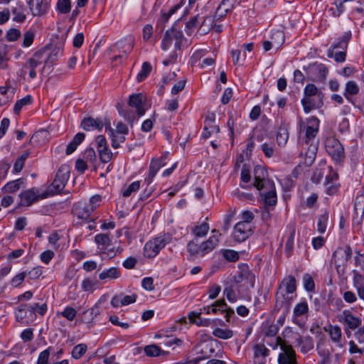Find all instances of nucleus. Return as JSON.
<instances>
[{
	"instance_id": "f257e3e1",
	"label": "nucleus",
	"mask_w": 364,
	"mask_h": 364,
	"mask_svg": "<svg viewBox=\"0 0 364 364\" xmlns=\"http://www.w3.org/2000/svg\"><path fill=\"white\" fill-rule=\"evenodd\" d=\"M320 121L316 117L307 119L306 126H301L298 143L301 146V154L304 151L306 158L311 163L316 155L317 146L315 138L318 132Z\"/></svg>"
},
{
	"instance_id": "f03ea898",
	"label": "nucleus",
	"mask_w": 364,
	"mask_h": 364,
	"mask_svg": "<svg viewBox=\"0 0 364 364\" xmlns=\"http://www.w3.org/2000/svg\"><path fill=\"white\" fill-rule=\"evenodd\" d=\"M296 290V279L292 275H289L283 279L279 284L275 294V306L279 309L286 308L289 309L292 296H289L294 293Z\"/></svg>"
},
{
	"instance_id": "7ed1b4c3",
	"label": "nucleus",
	"mask_w": 364,
	"mask_h": 364,
	"mask_svg": "<svg viewBox=\"0 0 364 364\" xmlns=\"http://www.w3.org/2000/svg\"><path fill=\"white\" fill-rule=\"evenodd\" d=\"M324 94L312 83L306 85L304 90V97L301 100L305 113L321 108L323 105Z\"/></svg>"
},
{
	"instance_id": "20e7f679",
	"label": "nucleus",
	"mask_w": 364,
	"mask_h": 364,
	"mask_svg": "<svg viewBox=\"0 0 364 364\" xmlns=\"http://www.w3.org/2000/svg\"><path fill=\"white\" fill-rule=\"evenodd\" d=\"M352 253V249L349 245L339 247L333 253L331 262L335 265L339 277L345 275L347 262L351 257Z\"/></svg>"
},
{
	"instance_id": "39448f33",
	"label": "nucleus",
	"mask_w": 364,
	"mask_h": 364,
	"mask_svg": "<svg viewBox=\"0 0 364 364\" xmlns=\"http://www.w3.org/2000/svg\"><path fill=\"white\" fill-rule=\"evenodd\" d=\"M70 167L65 164L62 165L58 168L54 181L51 185L49 186L46 191L48 195H55L61 193L70 178Z\"/></svg>"
},
{
	"instance_id": "423d86ee",
	"label": "nucleus",
	"mask_w": 364,
	"mask_h": 364,
	"mask_svg": "<svg viewBox=\"0 0 364 364\" xmlns=\"http://www.w3.org/2000/svg\"><path fill=\"white\" fill-rule=\"evenodd\" d=\"M171 241L169 235H161L148 241L144 247V255L146 257L153 258L165 247Z\"/></svg>"
},
{
	"instance_id": "0eeeda50",
	"label": "nucleus",
	"mask_w": 364,
	"mask_h": 364,
	"mask_svg": "<svg viewBox=\"0 0 364 364\" xmlns=\"http://www.w3.org/2000/svg\"><path fill=\"white\" fill-rule=\"evenodd\" d=\"M325 148L336 163H341L345 159L344 148L335 136H330L326 139Z\"/></svg>"
},
{
	"instance_id": "6e6552de",
	"label": "nucleus",
	"mask_w": 364,
	"mask_h": 364,
	"mask_svg": "<svg viewBox=\"0 0 364 364\" xmlns=\"http://www.w3.org/2000/svg\"><path fill=\"white\" fill-rule=\"evenodd\" d=\"M274 340L275 343L273 346V348H276L279 346L282 350L278 356L279 364H297L296 355L293 348L291 346L284 344L280 337H277Z\"/></svg>"
},
{
	"instance_id": "1a4fd4ad",
	"label": "nucleus",
	"mask_w": 364,
	"mask_h": 364,
	"mask_svg": "<svg viewBox=\"0 0 364 364\" xmlns=\"http://www.w3.org/2000/svg\"><path fill=\"white\" fill-rule=\"evenodd\" d=\"M262 201L268 211L274 207L277 202V196L274 183L272 181H267L260 191Z\"/></svg>"
},
{
	"instance_id": "9d476101",
	"label": "nucleus",
	"mask_w": 364,
	"mask_h": 364,
	"mask_svg": "<svg viewBox=\"0 0 364 364\" xmlns=\"http://www.w3.org/2000/svg\"><path fill=\"white\" fill-rule=\"evenodd\" d=\"M338 321L346 326L345 332L348 336L350 335L349 330L357 329L362 323L359 316L354 315L350 310H344L337 316Z\"/></svg>"
},
{
	"instance_id": "9b49d317",
	"label": "nucleus",
	"mask_w": 364,
	"mask_h": 364,
	"mask_svg": "<svg viewBox=\"0 0 364 364\" xmlns=\"http://www.w3.org/2000/svg\"><path fill=\"white\" fill-rule=\"evenodd\" d=\"M48 196L47 192L40 193L36 188L28 189L19 195L21 202L20 205L23 206H29L41 199H44Z\"/></svg>"
},
{
	"instance_id": "f8f14e48",
	"label": "nucleus",
	"mask_w": 364,
	"mask_h": 364,
	"mask_svg": "<svg viewBox=\"0 0 364 364\" xmlns=\"http://www.w3.org/2000/svg\"><path fill=\"white\" fill-rule=\"evenodd\" d=\"M253 225L240 223L235 224L232 236L235 241L242 242L249 238L253 233Z\"/></svg>"
},
{
	"instance_id": "ddd939ff",
	"label": "nucleus",
	"mask_w": 364,
	"mask_h": 364,
	"mask_svg": "<svg viewBox=\"0 0 364 364\" xmlns=\"http://www.w3.org/2000/svg\"><path fill=\"white\" fill-rule=\"evenodd\" d=\"M338 174L334 171L332 167H329V172L326 176L324 186L326 188V193L328 195L332 196L336 194L340 187V184L338 182Z\"/></svg>"
},
{
	"instance_id": "4468645a",
	"label": "nucleus",
	"mask_w": 364,
	"mask_h": 364,
	"mask_svg": "<svg viewBox=\"0 0 364 364\" xmlns=\"http://www.w3.org/2000/svg\"><path fill=\"white\" fill-rule=\"evenodd\" d=\"M91 205H88L87 203L79 202L73 206L74 214L82 220L87 222H94L97 218H90L91 214L94 212Z\"/></svg>"
},
{
	"instance_id": "2eb2a0df",
	"label": "nucleus",
	"mask_w": 364,
	"mask_h": 364,
	"mask_svg": "<svg viewBox=\"0 0 364 364\" xmlns=\"http://www.w3.org/2000/svg\"><path fill=\"white\" fill-rule=\"evenodd\" d=\"M28 5L33 16H44L49 8L46 0H28Z\"/></svg>"
},
{
	"instance_id": "dca6fc26",
	"label": "nucleus",
	"mask_w": 364,
	"mask_h": 364,
	"mask_svg": "<svg viewBox=\"0 0 364 364\" xmlns=\"http://www.w3.org/2000/svg\"><path fill=\"white\" fill-rule=\"evenodd\" d=\"M182 38V33L180 31L174 29L167 30L165 36L161 41V48L163 50L168 49L172 43V40L174 38L176 40L175 47L180 48V41Z\"/></svg>"
},
{
	"instance_id": "f3484780",
	"label": "nucleus",
	"mask_w": 364,
	"mask_h": 364,
	"mask_svg": "<svg viewBox=\"0 0 364 364\" xmlns=\"http://www.w3.org/2000/svg\"><path fill=\"white\" fill-rule=\"evenodd\" d=\"M235 279L237 283L244 282L245 285L250 288H253L255 286V275L247 267L241 269Z\"/></svg>"
},
{
	"instance_id": "a211bd4d",
	"label": "nucleus",
	"mask_w": 364,
	"mask_h": 364,
	"mask_svg": "<svg viewBox=\"0 0 364 364\" xmlns=\"http://www.w3.org/2000/svg\"><path fill=\"white\" fill-rule=\"evenodd\" d=\"M144 101L145 97L142 93H136L129 96L128 104L131 107L136 109L139 116H142L146 112Z\"/></svg>"
},
{
	"instance_id": "6ab92c4d",
	"label": "nucleus",
	"mask_w": 364,
	"mask_h": 364,
	"mask_svg": "<svg viewBox=\"0 0 364 364\" xmlns=\"http://www.w3.org/2000/svg\"><path fill=\"white\" fill-rule=\"evenodd\" d=\"M209 9V6H207L203 11L200 12V19L201 23L200 26V30L203 33H208L213 27L215 23V20L212 15H209L207 14L208 9Z\"/></svg>"
},
{
	"instance_id": "aec40b11",
	"label": "nucleus",
	"mask_w": 364,
	"mask_h": 364,
	"mask_svg": "<svg viewBox=\"0 0 364 364\" xmlns=\"http://www.w3.org/2000/svg\"><path fill=\"white\" fill-rule=\"evenodd\" d=\"M255 364H265L266 358L269 355V350L262 343L256 344L253 348Z\"/></svg>"
},
{
	"instance_id": "412c9836",
	"label": "nucleus",
	"mask_w": 364,
	"mask_h": 364,
	"mask_svg": "<svg viewBox=\"0 0 364 364\" xmlns=\"http://www.w3.org/2000/svg\"><path fill=\"white\" fill-rule=\"evenodd\" d=\"M309 311V306L306 301L303 300L296 304L293 311L294 322L300 325V321L303 320L304 317H307Z\"/></svg>"
},
{
	"instance_id": "4be33fe9",
	"label": "nucleus",
	"mask_w": 364,
	"mask_h": 364,
	"mask_svg": "<svg viewBox=\"0 0 364 364\" xmlns=\"http://www.w3.org/2000/svg\"><path fill=\"white\" fill-rule=\"evenodd\" d=\"M353 285L360 299L364 301V275L356 269L353 270Z\"/></svg>"
},
{
	"instance_id": "5701e85b",
	"label": "nucleus",
	"mask_w": 364,
	"mask_h": 364,
	"mask_svg": "<svg viewBox=\"0 0 364 364\" xmlns=\"http://www.w3.org/2000/svg\"><path fill=\"white\" fill-rule=\"evenodd\" d=\"M195 350L198 354L201 355L195 360V364L198 363L200 360L208 358L214 353V349L212 345L207 343H201L197 345L195 348Z\"/></svg>"
},
{
	"instance_id": "b1692460",
	"label": "nucleus",
	"mask_w": 364,
	"mask_h": 364,
	"mask_svg": "<svg viewBox=\"0 0 364 364\" xmlns=\"http://www.w3.org/2000/svg\"><path fill=\"white\" fill-rule=\"evenodd\" d=\"M80 126L85 131H91L93 129L101 131L103 127V123L99 119L86 117L82 120Z\"/></svg>"
},
{
	"instance_id": "393cba45",
	"label": "nucleus",
	"mask_w": 364,
	"mask_h": 364,
	"mask_svg": "<svg viewBox=\"0 0 364 364\" xmlns=\"http://www.w3.org/2000/svg\"><path fill=\"white\" fill-rule=\"evenodd\" d=\"M266 173V171L259 166H256L254 169V186L259 191H262V186H264V182L269 181V179H265Z\"/></svg>"
},
{
	"instance_id": "a878e982",
	"label": "nucleus",
	"mask_w": 364,
	"mask_h": 364,
	"mask_svg": "<svg viewBox=\"0 0 364 364\" xmlns=\"http://www.w3.org/2000/svg\"><path fill=\"white\" fill-rule=\"evenodd\" d=\"M165 165V159H164L163 157L158 159L151 160L149 166V177L148 178L145 179L148 184H149L152 181V179L156 176L159 170Z\"/></svg>"
},
{
	"instance_id": "bb28decb",
	"label": "nucleus",
	"mask_w": 364,
	"mask_h": 364,
	"mask_svg": "<svg viewBox=\"0 0 364 364\" xmlns=\"http://www.w3.org/2000/svg\"><path fill=\"white\" fill-rule=\"evenodd\" d=\"M26 9L25 6L21 2H18L16 6L11 9V14L13 15V21L16 23H22L26 20Z\"/></svg>"
},
{
	"instance_id": "cd10ccee",
	"label": "nucleus",
	"mask_w": 364,
	"mask_h": 364,
	"mask_svg": "<svg viewBox=\"0 0 364 364\" xmlns=\"http://www.w3.org/2000/svg\"><path fill=\"white\" fill-rule=\"evenodd\" d=\"M134 39L132 36H128L121 41H119L116 46L120 53L128 55L134 48Z\"/></svg>"
},
{
	"instance_id": "c85d7f7f",
	"label": "nucleus",
	"mask_w": 364,
	"mask_h": 364,
	"mask_svg": "<svg viewBox=\"0 0 364 364\" xmlns=\"http://www.w3.org/2000/svg\"><path fill=\"white\" fill-rule=\"evenodd\" d=\"M310 70L314 75L315 80L323 82L326 80L328 69L323 64H314L310 67Z\"/></svg>"
},
{
	"instance_id": "c756f323",
	"label": "nucleus",
	"mask_w": 364,
	"mask_h": 364,
	"mask_svg": "<svg viewBox=\"0 0 364 364\" xmlns=\"http://www.w3.org/2000/svg\"><path fill=\"white\" fill-rule=\"evenodd\" d=\"M360 88L355 81H348L346 84L343 95L345 98L350 103L354 105L352 96L356 95L359 92Z\"/></svg>"
},
{
	"instance_id": "7c9ffc66",
	"label": "nucleus",
	"mask_w": 364,
	"mask_h": 364,
	"mask_svg": "<svg viewBox=\"0 0 364 364\" xmlns=\"http://www.w3.org/2000/svg\"><path fill=\"white\" fill-rule=\"evenodd\" d=\"M120 276V269L118 267H112L109 269H104L101 273H100L99 279L100 280H111L118 279Z\"/></svg>"
},
{
	"instance_id": "2f4dec72",
	"label": "nucleus",
	"mask_w": 364,
	"mask_h": 364,
	"mask_svg": "<svg viewBox=\"0 0 364 364\" xmlns=\"http://www.w3.org/2000/svg\"><path fill=\"white\" fill-rule=\"evenodd\" d=\"M188 252L193 256L196 257H204V252L202 247V244L198 243L196 238L192 240L188 243L187 245Z\"/></svg>"
},
{
	"instance_id": "473e14b6",
	"label": "nucleus",
	"mask_w": 364,
	"mask_h": 364,
	"mask_svg": "<svg viewBox=\"0 0 364 364\" xmlns=\"http://www.w3.org/2000/svg\"><path fill=\"white\" fill-rule=\"evenodd\" d=\"M328 332L329 333L330 338L331 341L336 343L338 346L342 347L343 345L341 343V337H342V331L341 328L337 326L330 325Z\"/></svg>"
},
{
	"instance_id": "72a5a7b5",
	"label": "nucleus",
	"mask_w": 364,
	"mask_h": 364,
	"mask_svg": "<svg viewBox=\"0 0 364 364\" xmlns=\"http://www.w3.org/2000/svg\"><path fill=\"white\" fill-rule=\"evenodd\" d=\"M95 242L100 250H105L111 246V239L109 234L100 233L96 235Z\"/></svg>"
},
{
	"instance_id": "f704fd0d",
	"label": "nucleus",
	"mask_w": 364,
	"mask_h": 364,
	"mask_svg": "<svg viewBox=\"0 0 364 364\" xmlns=\"http://www.w3.org/2000/svg\"><path fill=\"white\" fill-rule=\"evenodd\" d=\"M219 243L218 235H213L210 236L208 240L202 242V247L204 252V255L209 253L213 250H214Z\"/></svg>"
},
{
	"instance_id": "c9c22d12",
	"label": "nucleus",
	"mask_w": 364,
	"mask_h": 364,
	"mask_svg": "<svg viewBox=\"0 0 364 364\" xmlns=\"http://www.w3.org/2000/svg\"><path fill=\"white\" fill-rule=\"evenodd\" d=\"M25 186V180L23 178H18L10 182H8L4 187L3 191L4 193H14L20 189L21 187Z\"/></svg>"
},
{
	"instance_id": "e433bc0d",
	"label": "nucleus",
	"mask_w": 364,
	"mask_h": 364,
	"mask_svg": "<svg viewBox=\"0 0 364 364\" xmlns=\"http://www.w3.org/2000/svg\"><path fill=\"white\" fill-rule=\"evenodd\" d=\"M294 237H295V228L294 227L289 228V235L287 240L284 252L287 256L289 257L294 250Z\"/></svg>"
},
{
	"instance_id": "4c0bfd02",
	"label": "nucleus",
	"mask_w": 364,
	"mask_h": 364,
	"mask_svg": "<svg viewBox=\"0 0 364 364\" xmlns=\"http://www.w3.org/2000/svg\"><path fill=\"white\" fill-rule=\"evenodd\" d=\"M289 139V132L285 127H280L276 135V139L279 146H284Z\"/></svg>"
},
{
	"instance_id": "58836bf2",
	"label": "nucleus",
	"mask_w": 364,
	"mask_h": 364,
	"mask_svg": "<svg viewBox=\"0 0 364 364\" xmlns=\"http://www.w3.org/2000/svg\"><path fill=\"white\" fill-rule=\"evenodd\" d=\"M200 21H201L200 19V13L196 14L193 17H192L189 21L187 22L186 25L185 31L186 33L188 36H191L194 30L198 27L199 25Z\"/></svg>"
},
{
	"instance_id": "ea45409f",
	"label": "nucleus",
	"mask_w": 364,
	"mask_h": 364,
	"mask_svg": "<svg viewBox=\"0 0 364 364\" xmlns=\"http://www.w3.org/2000/svg\"><path fill=\"white\" fill-rule=\"evenodd\" d=\"M272 43L274 45L276 49H279L285 41L284 32L282 31H275L271 35Z\"/></svg>"
},
{
	"instance_id": "a19ab883",
	"label": "nucleus",
	"mask_w": 364,
	"mask_h": 364,
	"mask_svg": "<svg viewBox=\"0 0 364 364\" xmlns=\"http://www.w3.org/2000/svg\"><path fill=\"white\" fill-rule=\"evenodd\" d=\"M213 335L220 339L227 340L234 336V333L229 328H216L213 331Z\"/></svg>"
},
{
	"instance_id": "79ce46f5",
	"label": "nucleus",
	"mask_w": 364,
	"mask_h": 364,
	"mask_svg": "<svg viewBox=\"0 0 364 364\" xmlns=\"http://www.w3.org/2000/svg\"><path fill=\"white\" fill-rule=\"evenodd\" d=\"M209 230V225L207 223H203L200 225H196L192 229V232L196 237H204Z\"/></svg>"
},
{
	"instance_id": "37998d69",
	"label": "nucleus",
	"mask_w": 364,
	"mask_h": 364,
	"mask_svg": "<svg viewBox=\"0 0 364 364\" xmlns=\"http://www.w3.org/2000/svg\"><path fill=\"white\" fill-rule=\"evenodd\" d=\"M99 157L102 163H108L111 161L113 154L108 146L97 149Z\"/></svg>"
},
{
	"instance_id": "c03bdc74",
	"label": "nucleus",
	"mask_w": 364,
	"mask_h": 364,
	"mask_svg": "<svg viewBox=\"0 0 364 364\" xmlns=\"http://www.w3.org/2000/svg\"><path fill=\"white\" fill-rule=\"evenodd\" d=\"M351 38V33L350 31L346 32L341 39L338 41V43L332 45L331 48L332 50L336 49V48H342L346 49L348 46V43L349 41Z\"/></svg>"
},
{
	"instance_id": "a18cd8bd",
	"label": "nucleus",
	"mask_w": 364,
	"mask_h": 364,
	"mask_svg": "<svg viewBox=\"0 0 364 364\" xmlns=\"http://www.w3.org/2000/svg\"><path fill=\"white\" fill-rule=\"evenodd\" d=\"M152 69V67L151 64L149 62H144L142 64L141 70L137 75V80L139 82L143 81L144 79H146L149 73H151Z\"/></svg>"
},
{
	"instance_id": "49530a36",
	"label": "nucleus",
	"mask_w": 364,
	"mask_h": 364,
	"mask_svg": "<svg viewBox=\"0 0 364 364\" xmlns=\"http://www.w3.org/2000/svg\"><path fill=\"white\" fill-rule=\"evenodd\" d=\"M328 221V213H325L319 215L317 223V230L320 233H324L326 230L327 223Z\"/></svg>"
},
{
	"instance_id": "de8ad7c7",
	"label": "nucleus",
	"mask_w": 364,
	"mask_h": 364,
	"mask_svg": "<svg viewBox=\"0 0 364 364\" xmlns=\"http://www.w3.org/2000/svg\"><path fill=\"white\" fill-rule=\"evenodd\" d=\"M124 135L125 134H118V132L114 131L113 134L109 136V138L112 141V146L114 149H118L120 147L121 144L123 143L126 139Z\"/></svg>"
},
{
	"instance_id": "09e8293b",
	"label": "nucleus",
	"mask_w": 364,
	"mask_h": 364,
	"mask_svg": "<svg viewBox=\"0 0 364 364\" xmlns=\"http://www.w3.org/2000/svg\"><path fill=\"white\" fill-rule=\"evenodd\" d=\"M32 102V98L30 95H26L23 98L18 100L14 107V112L15 114H18L23 108L26 105L31 104Z\"/></svg>"
},
{
	"instance_id": "8fccbe9b",
	"label": "nucleus",
	"mask_w": 364,
	"mask_h": 364,
	"mask_svg": "<svg viewBox=\"0 0 364 364\" xmlns=\"http://www.w3.org/2000/svg\"><path fill=\"white\" fill-rule=\"evenodd\" d=\"M163 350L156 345H149L144 347V353L147 356L155 357L159 356Z\"/></svg>"
},
{
	"instance_id": "3c124183",
	"label": "nucleus",
	"mask_w": 364,
	"mask_h": 364,
	"mask_svg": "<svg viewBox=\"0 0 364 364\" xmlns=\"http://www.w3.org/2000/svg\"><path fill=\"white\" fill-rule=\"evenodd\" d=\"M97 284V281L90 278H86L82 280L81 287L85 291H93Z\"/></svg>"
},
{
	"instance_id": "603ef678",
	"label": "nucleus",
	"mask_w": 364,
	"mask_h": 364,
	"mask_svg": "<svg viewBox=\"0 0 364 364\" xmlns=\"http://www.w3.org/2000/svg\"><path fill=\"white\" fill-rule=\"evenodd\" d=\"M87 346L80 343L75 346L72 350V357L75 359L80 358L87 351Z\"/></svg>"
},
{
	"instance_id": "864d4df0",
	"label": "nucleus",
	"mask_w": 364,
	"mask_h": 364,
	"mask_svg": "<svg viewBox=\"0 0 364 364\" xmlns=\"http://www.w3.org/2000/svg\"><path fill=\"white\" fill-rule=\"evenodd\" d=\"M56 7L60 13L63 14H68L71 9L70 0H58Z\"/></svg>"
},
{
	"instance_id": "5fc2aeb1",
	"label": "nucleus",
	"mask_w": 364,
	"mask_h": 364,
	"mask_svg": "<svg viewBox=\"0 0 364 364\" xmlns=\"http://www.w3.org/2000/svg\"><path fill=\"white\" fill-rule=\"evenodd\" d=\"M35 38V31L32 29H29L26 31L23 37V47H29L33 42Z\"/></svg>"
},
{
	"instance_id": "6e6d98bb",
	"label": "nucleus",
	"mask_w": 364,
	"mask_h": 364,
	"mask_svg": "<svg viewBox=\"0 0 364 364\" xmlns=\"http://www.w3.org/2000/svg\"><path fill=\"white\" fill-rule=\"evenodd\" d=\"M261 149L266 157L271 158L274 154V144L272 141L264 142L261 145Z\"/></svg>"
},
{
	"instance_id": "4d7b16f0",
	"label": "nucleus",
	"mask_w": 364,
	"mask_h": 364,
	"mask_svg": "<svg viewBox=\"0 0 364 364\" xmlns=\"http://www.w3.org/2000/svg\"><path fill=\"white\" fill-rule=\"evenodd\" d=\"M16 318L18 322H23L24 319L29 318L30 316L28 312L24 309L23 306L21 304L16 309L15 311Z\"/></svg>"
},
{
	"instance_id": "13d9d810",
	"label": "nucleus",
	"mask_w": 364,
	"mask_h": 364,
	"mask_svg": "<svg viewBox=\"0 0 364 364\" xmlns=\"http://www.w3.org/2000/svg\"><path fill=\"white\" fill-rule=\"evenodd\" d=\"M223 257L228 262H236L239 259V254L232 250H223L221 251Z\"/></svg>"
},
{
	"instance_id": "bf43d9fd",
	"label": "nucleus",
	"mask_w": 364,
	"mask_h": 364,
	"mask_svg": "<svg viewBox=\"0 0 364 364\" xmlns=\"http://www.w3.org/2000/svg\"><path fill=\"white\" fill-rule=\"evenodd\" d=\"M304 287L307 291L312 292L315 289V284L313 278L309 274H305L303 277Z\"/></svg>"
},
{
	"instance_id": "052dcab7",
	"label": "nucleus",
	"mask_w": 364,
	"mask_h": 364,
	"mask_svg": "<svg viewBox=\"0 0 364 364\" xmlns=\"http://www.w3.org/2000/svg\"><path fill=\"white\" fill-rule=\"evenodd\" d=\"M26 276H27L26 271L18 273L15 277H14L12 278V279L11 280V282H10L11 285L15 288L19 287L23 282Z\"/></svg>"
},
{
	"instance_id": "680f3d73",
	"label": "nucleus",
	"mask_w": 364,
	"mask_h": 364,
	"mask_svg": "<svg viewBox=\"0 0 364 364\" xmlns=\"http://www.w3.org/2000/svg\"><path fill=\"white\" fill-rule=\"evenodd\" d=\"M343 300L349 304H354L358 301V296L355 292L350 290L345 291L342 293Z\"/></svg>"
},
{
	"instance_id": "e2e57ef3",
	"label": "nucleus",
	"mask_w": 364,
	"mask_h": 364,
	"mask_svg": "<svg viewBox=\"0 0 364 364\" xmlns=\"http://www.w3.org/2000/svg\"><path fill=\"white\" fill-rule=\"evenodd\" d=\"M355 265L358 267H360V269L364 272V251L361 252L360 251L355 250Z\"/></svg>"
},
{
	"instance_id": "0e129e2a",
	"label": "nucleus",
	"mask_w": 364,
	"mask_h": 364,
	"mask_svg": "<svg viewBox=\"0 0 364 364\" xmlns=\"http://www.w3.org/2000/svg\"><path fill=\"white\" fill-rule=\"evenodd\" d=\"M51 348L52 347L50 346L41 352L38 358L37 364H48V358Z\"/></svg>"
},
{
	"instance_id": "69168bd1",
	"label": "nucleus",
	"mask_w": 364,
	"mask_h": 364,
	"mask_svg": "<svg viewBox=\"0 0 364 364\" xmlns=\"http://www.w3.org/2000/svg\"><path fill=\"white\" fill-rule=\"evenodd\" d=\"M255 218L254 213L250 210H245L241 213V221L240 223H246L247 225H252V222Z\"/></svg>"
},
{
	"instance_id": "338daca9",
	"label": "nucleus",
	"mask_w": 364,
	"mask_h": 364,
	"mask_svg": "<svg viewBox=\"0 0 364 364\" xmlns=\"http://www.w3.org/2000/svg\"><path fill=\"white\" fill-rule=\"evenodd\" d=\"M61 315L71 321H73L76 316V311L73 307L67 306L63 311L61 312Z\"/></svg>"
},
{
	"instance_id": "774afa93",
	"label": "nucleus",
	"mask_w": 364,
	"mask_h": 364,
	"mask_svg": "<svg viewBox=\"0 0 364 364\" xmlns=\"http://www.w3.org/2000/svg\"><path fill=\"white\" fill-rule=\"evenodd\" d=\"M321 359L319 364H331V353L328 350H322L318 352Z\"/></svg>"
}]
</instances>
